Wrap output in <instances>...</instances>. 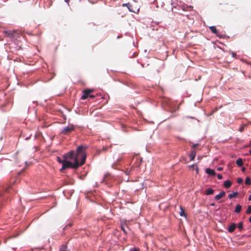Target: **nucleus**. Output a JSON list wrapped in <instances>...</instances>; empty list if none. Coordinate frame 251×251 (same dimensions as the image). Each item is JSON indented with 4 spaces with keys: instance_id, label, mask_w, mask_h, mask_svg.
Returning <instances> with one entry per match:
<instances>
[{
    "instance_id": "nucleus-28",
    "label": "nucleus",
    "mask_w": 251,
    "mask_h": 251,
    "mask_svg": "<svg viewBox=\"0 0 251 251\" xmlns=\"http://www.w3.org/2000/svg\"><path fill=\"white\" fill-rule=\"evenodd\" d=\"M89 97H90L91 99H93L95 97V96L93 95H89Z\"/></svg>"
},
{
    "instance_id": "nucleus-37",
    "label": "nucleus",
    "mask_w": 251,
    "mask_h": 251,
    "mask_svg": "<svg viewBox=\"0 0 251 251\" xmlns=\"http://www.w3.org/2000/svg\"><path fill=\"white\" fill-rule=\"evenodd\" d=\"M249 221L250 223H251V216L249 218Z\"/></svg>"
},
{
    "instance_id": "nucleus-39",
    "label": "nucleus",
    "mask_w": 251,
    "mask_h": 251,
    "mask_svg": "<svg viewBox=\"0 0 251 251\" xmlns=\"http://www.w3.org/2000/svg\"><path fill=\"white\" fill-rule=\"evenodd\" d=\"M211 205H214L215 204H214V203H211Z\"/></svg>"
},
{
    "instance_id": "nucleus-6",
    "label": "nucleus",
    "mask_w": 251,
    "mask_h": 251,
    "mask_svg": "<svg viewBox=\"0 0 251 251\" xmlns=\"http://www.w3.org/2000/svg\"><path fill=\"white\" fill-rule=\"evenodd\" d=\"M93 92V89H86L83 91V95L81 97L82 100H86L88 98L90 94Z\"/></svg>"
},
{
    "instance_id": "nucleus-42",
    "label": "nucleus",
    "mask_w": 251,
    "mask_h": 251,
    "mask_svg": "<svg viewBox=\"0 0 251 251\" xmlns=\"http://www.w3.org/2000/svg\"><path fill=\"white\" fill-rule=\"evenodd\" d=\"M250 145H251V141H250Z\"/></svg>"
},
{
    "instance_id": "nucleus-12",
    "label": "nucleus",
    "mask_w": 251,
    "mask_h": 251,
    "mask_svg": "<svg viewBox=\"0 0 251 251\" xmlns=\"http://www.w3.org/2000/svg\"><path fill=\"white\" fill-rule=\"evenodd\" d=\"M60 251H70L68 250V248L66 245H62L60 248Z\"/></svg>"
},
{
    "instance_id": "nucleus-40",
    "label": "nucleus",
    "mask_w": 251,
    "mask_h": 251,
    "mask_svg": "<svg viewBox=\"0 0 251 251\" xmlns=\"http://www.w3.org/2000/svg\"><path fill=\"white\" fill-rule=\"evenodd\" d=\"M250 153L251 154V150L250 151Z\"/></svg>"
},
{
    "instance_id": "nucleus-22",
    "label": "nucleus",
    "mask_w": 251,
    "mask_h": 251,
    "mask_svg": "<svg viewBox=\"0 0 251 251\" xmlns=\"http://www.w3.org/2000/svg\"><path fill=\"white\" fill-rule=\"evenodd\" d=\"M57 160L59 163H61L63 164V160H61V159L59 157H57Z\"/></svg>"
},
{
    "instance_id": "nucleus-19",
    "label": "nucleus",
    "mask_w": 251,
    "mask_h": 251,
    "mask_svg": "<svg viewBox=\"0 0 251 251\" xmlns=\"http://www.w3.org/2000/svg\"><path fill=\"white\" fill-rule=\"evenodd\" d=\"M239 230H242L243 229V224L242 222H240L237 226Z\"/></svg>"
},
{
    "instance_id": "nucleus-5",
    "label": "nucleus",
    "mask_w": 251,
    "mask_h": 251,
    "mask_svg": "<svg viewBox=\"0 0 251 251\" xmlns=\"http://www.w3.org/2000/svg\"><path fill=\"white\" fill-rule=\"evenodd\" d=\"M93 92V89H86L83 91V95L81 97L82 100H86L88 98L90 94Z\"/></svg>"
},
{
    "instance_id": "nucleus-35",
    "label": "nucleus",
    "mask_w": 251,
    "mask_h": 251,
    "mask_svg": "<svg viewBox=\"0 0 251 251\" xmlns=\"http://www.w3.org/2000/svg\"><path fill=\"white\" fill-rule=\"evenodd\" d=\"M249 200L251 201V194L249 196Z\"/></svg>"
},
{
    "instance_id": "nucleus-2",
    "label": "nucleus",
    "mask_w": 251,
    "mask_h": 251,
    "mask_svg": "<svg viewBox=\"0 0 251 251\" xmlns=\"http://www.w3.org/2000/svg\"><path fill=\"white\" fill-rule=\"evenodd\" d=\"M123 7L126 6L129 11L134 13H138L139 11L140 7L139 4L136 1L132 0L131 2L127 3H123Z\"/></svg>"
},
{
    "instance_id": "nucleus-20",
    "label": "nucleus",
    "mask_w": 251,
    "mask_h": 251,
    "mask_svg": "<svg viewBox=\"0 0 251 251\" xmlns=\"http://www.w3.org/2000/svg\"><path fill=\"white\" fill-rule=\"evenodd\" d=\"M180 210H181V211L179 212L180 215L181 216H185V214L184 213V211L182 207H180Z\"/></svg>"
},
{
    "instance_id": "nucleus-31",
    "label": "nucleus",
    "mask_w": 251,
    "mask_h": 251,
    "mask_svg": "<svg viewBox=\"0 0 251 251\" xmlns=\"http://www.w3.org/2000/svg\"><path fill=\"white\" fill-rule=\"evenodd\" d=\"M246 171V168L245 167H243L242 168V171L244 172Z\"/></svg>"
},
{
    "instance_id": "nucleus-4",
    "label": "nucleus",
    "mask_w": 251,
    "mask_h": 251,
    "mask_svg": "<svg viewBox=\"0 0 251 251\" xmlns=\"http://www.w3.org/2000/svg\"><path fill=\"white\" fill-rule=\"evenodd\" d=\"M74 130L75 126L73 125H70L64 127L62 128L61 133L64 135H68Z\"/></svg>"
},
{
    "instance_id": "nucleus-23",
    "label": "nucleus",
    "mask_w": 251,
    "mask_h": 251,
    "mask_svg": "<svg viewBox=\"0 0 251 251\" xmlns=\"http://www.w3.org/2000/svg\"><path fill=\"white\" fill-rule=\"evenodd\" d=\"M237 181L238 183L241 184L243 183V180L242 178H238Z\"/></svg>"
},
{
    "instance_id": "nucleus-26",
    "label": "nucleus",
    "mask_w": 251,
    "mask_h": 251,
    "mask_svg": "<svg viewBox=\"0 0 251 251\" xmlns=\"http://www.w3.org/2000/svg\"><path fill=\"white\" fill-rule=\"evenodd\" d=\"M6 33L7 34H8L9 36H12V33L11 31H7L6 32Z\"/></svg>"
},
{
    "instance_id": "nucleus-7",
    "label": "nucleus",
    "mask_w": 251,
    "mask_h": 251,
    "mask_svg": "<svg viewBox=\"0 0 251 251\" xmlns=\"http://www.w3.org/2000/svg\"><path fill=\"white\" fill-rule=\"evenodd\" d=\"M236 227V224L235 223H232L231 225H230V226L228 227V231L230 233L233 232L235 228Z\"/></svg>"
},
{
    "instance_id": "nucleus-30",
    "label": "nucleus",
    "mask_w": 251,
    "mask_h": 251,
    "mask_svg": "<svg viewBox=\"0 0 251 251\" xmlns=\"http://www.w3.org/2000/svg\"><path fill=\"white\" fill-rule=\"evenodd\" d=\"M217 170H218V171H222V170H223V168H222V167H219V168H218Z\"/></svg>"
},
{
    "instance_id": "nucleus-16",
    "label": "nucleus",
    "mask_w": 251,
    "mask_h": 251,
    "mask_svg": "<svg viewBox=\"0 0 251 251\" xmlns=\"http://www.w3.org/2000/svg\"><path fill=\"white\" fill-rule=\"evenodd\" d=\"M242 209V206L240 204H238L236 206L235 209V212L236 213H239L240 212Z\"/></svg>"
},
{
    "instance_id": "nucleus-14",
    "label": "nucleus",
    "mask_w": 251,
    "mask_h": 251,
    "mask_svg": "<svg viewBox=\"0 0 251 251\" xmlns=\"http://www.w3.org/2000/svg\"><path fill=\"white\" fill-rule=\"evenodd\" d=\"M196 152L195 150L192 151L190 153V158L191 160H193L196 156Z\"/></svg>"
},
{
    "instance_id": "nucleus-17",
    "label": "nucleus",
    "mask_w": 251,
    "mask_h": 251,
    "mask_svg": "<svg viewBox=\"0 0 251 251\" xmlns=\"http://www.w3.org/2000/svg\"><path fill=\"white\" fill-rule=\"evenodd\" d=\"M238 195V193L237 192H234L233 193L230 194L228 195V197L229 199L233 198L236 197Z\"/></svg>"
},
{
    "instance_id": "nucleus-13",
    "label": "nucleus",
    "mask_w": 251,
    "mask_h": 251,
    "mask_svg": "<svg viewBox=\"0 0 251 251\" xmlns=\"http://www.w3.org/2000/svg\"><path fill=\"white\" fill-rule=\"evenodd\" d=\"M209 29L212 33H213L214 34L217 33V29H216V27L215 26H210Z\"/></svg>"
},
{
    "instance_id": "nucleus-21",
    "label": "nucleus",
    "mask_w": 251,
    "mask_h": 251,
    "mask_svg": "<svg viewBox=\"0 0 251 251\" xmlns=\"http://www.w3.org/2000/svg\"><path fill=\"white\" fill-rule=\"evenodd\" d=\"M246 213L247 214H251V205L248 206V208L246 211Z\"/></svg>"
},
{
    "instance_id": "nucleus-32",
    "label": "nucleus",
    "mask_w": 251,
    "mask_h": 251,
    "mask_svg": "<svg viewBox=\"0 0 251 251\" xmlns=\"http://www.w3.org/2000/svg\"><path fill=\"white\" fill-rule=\"evenodd\" d=\"M187 7L190 9V10H191L193 8V6H187Z\"/></svg>"
},
{
    "instance_id": "nucleus-29",
    "label": "nucleus",
    "mask_w": 251,
    "mask_h": 251,
    "mask_svg": "<svg viewBox=\"0 0 251 251\" xmlns=\"http://www.w3.org/2000/svg\"><path fill=\"white\" fill-rule=\"evenodd\" d=\"M243 130H244V127H240V128H239V131H240V132H242V131H243Z\"/></svg>"
},
{
    "instance_id": "nucleus-25",
    "label": "nucleus",
    "mask_w": 251,
    "mask_h": 251,
    "mask_svg": "<svg viewBox=\"0 0 251 251\" xmlns=\"http://www.w3.org/2000/svg\"><path fill=\"white\" fill-rule=\"evenodd\" d=\"M217 177H218V179H222V178H223V176H222V175H221V174H218V175H217Z\"/></svg>"
},
{
    "instance_id": "nucleus-11",
    "label": "nucleus",
    "mask_w": 251,
    "mask_h": 251,
    "mask_svg": "<svg viewBox=\"0 0 251 251\" xmlns=\"http://www.w3.org/2000/svg\"><path fill=\"white\" fill-rule=\"evenodd\" d=\"M236 164L239 167H241L243 165V160L239 158L236 160Z\"/></svg>"
},
{
    "instance_id": "nucleus-8",
    "label": "nucleus",
    "mask_w": 251,
    "mask_h": 251,
    "mask_svg": "<svg viewBox=\"0 0 251 251\" xmlns=\"http://www.w3.org/2000/svg\"><path fill=\"white\" fill-rule=\"evenodd\" d=\"M225 195H226L225 192L224 191H222L218 195L215 196V200L218 201V200L222 199L223 197H224L225 196Z\"/></svg>"
},
{
    "instance_id": "nucleus-27",
    "label": "nucleus",
    "mask_w": 251,
    "mask_h": 251,
    "mask_svg": "<svg viewBox=\"0 0 251 251\" xmlns=\"http://www.w3.org/2000/svg\"><path fill=\"white\" fill-rule=\"evenodd\" d=\"M131 251H139V249L138 248H134Z\"/></svg>"
},
{
    "instance_id": "nucleus-33",
    "label": "nucleus",
    "mask_w": 251,
    "mask_h": 251,
    "mask_svg": "<svg viewBox=\"0 0 251 251\" xmlns=\"http://www.w3.org/2000/svg\"><path fill=\"white\" fill-rule=\"evenodd\" d=\"M122 229L123 230V231L126 233V230L125 229V228L124 227H122Z\"/></svg>"
},
{
    "instance_id": "nucleus-1",
    "label": "nucleus",
    "mask_w": 251,
    "mask_h": 251,
    "mask_svg": "<svg viewBox=\"0 0 251 251\" xmlns=\"http://www.w3.org/2000/svg\"><path fill=\"white\" fill-rule=\"evenodd\" d=\"M87 149L86 146H79L77 147V156L75 157V162L72 163L69 160L64 159L62 164V167L60 169V171H62L67 168H71L73 169H77L79 166L83 165L86 160V154L85 151Z\"/></svg>"
},
{
    "instance_id": "nucleus-18",
    "label": "nucleus",
    "mask_w": 251,
    "mask_h": 251,
    "mask_svg": "<svg viewBox=\"0 0 251 251\" xmlns=\"http://www.w3.org/2000/svg\"><path fill=\"white\" fill-rule=\"evenodd\" d=\"M245 183L247 185H250L251 184V179L249 176L246 178Z\"/></svg>"
},
{
    "instance_id": "nucleus-10",
    "label": "nucleus",
    "mask_w": 251,
    "mask_h": 251,
    "mask_svg": "<svg viewBox=\"0 0 251 251\" xmlns=\"http://www.w3.org/2000/svg\"><path fill=\"white\" fill-rule=\"evenodd\" d=\"M231 182L229 180H226L224 183V185L226 188H229L231 185Z\"/></svg>"
},
{
    "instance_id": "nucleus-24",
    "label": "nucleus",
    "mask_w": 251,
    "mask_h": 251,
    "mask_svg": "<svg viewBox=\"0 0 251 251\" xmlns=\"http://www.w3.org/2000/svg\"><path fill=\"white\" fill-rule=\"evenodd\" d=\"M218 107H215L212 111H211V114H213L214 113H215V112H216L217 110H218Z\"/></svg>"
},
{
    "instance_id": "nucleus-38",
    "label": "nucleus",
    "mask_w": 251,
    "mask_h": 251,
    "mask_svg": "<svg viewBox=\"0 0 251 251\" xmlns=\"http://www.w3.org/2000/svg\"><path fill=\"white\" fill-rule=\"evenodd\" d=\"M9 189V188H7L6 189H5V191L7 192L8 191V190Z\"/></svg>"
},
{
    "instance_id": "nucleus-34",
    "label": "nucleus",
    "mask_w": 251,
    "mask_h": 251,
    "mask_svg": "<svg viewBox=\"0 0 251 251\" xmlns=\"http://www.w3.org/2000/svg\"><path fill=\"white\" fill-rule=\"evenodd\" d=\"M65 1L67 2V3H69L70 0H65Z\"/></svg>"
},
{
    "instance_id": "nucleus-9",
    "label": "nucleus",
    "mask_w": 251,
    "mask_h": 251,
    "mask_svg": "<svg viewBox=\"0 0 251 251\" xmlns=\"http://www.w3.org/2000/svg\"><path fill=\"white\" fill-rule=\"evenodd\" d=\"M206 173L210 176H215L216 175V173L214 170L211 169L210 168H207L205 171Z\"/></svg>"
},
{
    "instance_id": "nucleus-15",
    "label": "nucleus",
    "mask_w": 251,
    "mask_h": 251,
    "mask_svg": "<svg viewBox=\"0 0 251 251\" xmlns=\"http://www.w3.org/2000/svg\"><path fill=\"white\" fill-rule=\"evenodd\" d=\"M214 190L209 188L205 191V194L207 195H212L214 193Z\"/></svg>"
},
{
    "instance_id": "nucleus-36",
    "label": "nucleus",
    "mask_w": 251,
    "mask_h": 251,
    "mask_svg": "<svg viewBox=\"0 0 251 251\" xmlns=\"http://www.w3.org/2000/svg\"><path fill=\"white\" fill-rule=\"evenodd\" d=\"M198 144H195V145H193V147H194V148L196 147V146H198Z\"/></svg>"
},
{
    "instance_id": "nucleus-41",
    "label": "nucleus",
    "mask_w": 251,
    "mask_h": 251,
    "mask_svg": "<svg viewBox=\"0 0 251 251\" xmlns=\"http://www.w3.org/2000/svg\"><path fill=\"white\" fill-rule=\"evenodd\" d=\"M232 55L234 56V53H232Z\"/></svg>"
},
{
    "instance_id": "nucleus-3",
    "label": "nucleus",
    "mask_w": 251,
    "mask_h": 251,
    "mask_svg": "<svg viewBox=\"0 0 251 251\" xmlns=\"http://www.w3.org/2000/svg\"><path fill=\"white\" fill-rule=\"evenodd\" d=\"M77 156V149L75 153L74 151H71L63 155L64 159L66 160H72L75 162V157Z\"/></svg>"
}]
</instances>
